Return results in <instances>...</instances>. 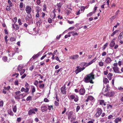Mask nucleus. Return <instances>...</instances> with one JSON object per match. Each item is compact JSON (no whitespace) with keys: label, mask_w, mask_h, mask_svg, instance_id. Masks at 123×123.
I'll return each mask as SVG.
<instances>
[{"label":"nucleus","mask_w":123,"mask_h":123,"mask_svg":"<svg viewBox=\"0 0 123 123\" xmlns=\"http://www.w3.org/2000/svg\"><path fill=\"white\" fill-rule=\"evenodd\" d=\"M86 77L84 78V81L86 83L90 82L92 84H93L94 82L92 79H95L94 75L93 74V73H91L90 74H87Z\"/></svg>","instance_id":"nucleus-1"},{"label":"nucleus","mask_w":123,"mask_h":123,"mask_svg":"<svg viewBox=\"0 0 123 123\" xmlns=\"http://www.w3.org/2000/svg\"><path fill=\"white\" fill-rule=\"evenodd\" d=\"M102 113L101 109L99 108L97 109V112L96 114V117H98Z\"/></svg>","instance_id":"nucleus-2"},{"label":"nucleus","mask_w":123,"mask_h":123,"mask_svg":"<svg viewBox=\"0 0 123 123\" xmlns=\"http://www.w3.org/2000/svg\"><path fill=\"white\" fill-rule=\"evenodd\" d=\"M25 10L26 12L28 14H30L31 10V8L28 6H26Z\"/></svg>","instance_id":"nucleus-3"},{"label":"nucleus","mask_w":123,"mask_h":123,"mask_svg":"<svg viewBox=\"0 0 123 123\" xmlns=\"http://www.w3.org/2000/svg\"><path fill=\"white\" fill-rule=\"evenodd\" d=\"M66 87L65 85L62 87L61 89V91L63 94H65L66 93Z\"/></svg>","instance_id":"nucleus-4"},{"label":"nucleus","mask_w":123,"mask_h":123,"mask_svg":"<svg viewBox=\"0 0 123 123\" xmlns=\"http://www.w3.org/2000/svg\"><path fill=\"white\" fill-rule=\"evenodd\" d=\"M114 94V93L113 92H108L105 94V95L106 96H109L110 97L113 96Z\"/></svg>","instance_id":"nucleus-5"},{"label":"nucleus","mask_w":123,"mask_h":123,"mask_svg":"<svg viewBox=\"0 0 123 123\" xmlns=\"http://www.w3.org/2000/svg\"><path fill=\"white\" fill-rule=\"evenodd\" d=\"M113 69L114 72L115 73H121L120 72L119 70V68L117 67H114Z\"/></svg>","instance_id":"nucleus-6"},{"label":"nucleus","mask_w":123,"mask_h":123,"mask_svg":"<svg viewBox=\"0 0 123 123\" xmlns=\"http://www.w3.org/2000/svg\"><path fill=\"white\" fill-rule=\"evenodd\" d=\"M73 112L72 111H70L68 115V119H70L72 117V115H73Z\"/></svg>","instance_id":"nucleus-7"},{"label":"nucleus","mask_w":123,"mask_h":123,"mask_svg":"<svg viewBox=\"0 0 123 123\" xmlns=\"http://www.w3.org/2000/svg\"><path fill=\"white\" fill-rule=\"evenodd\" d=\"M79 92L80 94L81 95H83L85 93V91L84 88H81L80 89Z\"/></svg>","instance_id":"nucleus-8"},{"label":"nucleus","mask_w":123,"mask_h":123,"mask_svg":"<svg viewBox=\"0 0 123 123\" xmlns=\"http://www.w3.org/2000/svg\"><path fill=\"white\" fill-rule=\"evenodd\" d=\"M12 27L13 28H14L16 30H18L19 28L17 25L14 23L12 25Z\"/></svg>","instance_id":"nucleus-9"},{"label":"nucleus","mask_w":123,"mask_h":123,"mask_svg":"<svg viewBox=\"0 0 123 123\" xmlns=\"http://www.w3.org/2000/svg\"><path fill=\"white\" fill-rule=\"evenodd\" d=\"M111 61V60L109 57H107L105 60V62L107 63H110Z\"/></svg>","instance_id":"nucleus-10"},{"label":"nucleus","mask_w":123,"mask_h":123,"mask_svg":"<svg viewBox=\"0 0 123 123\" xmlns=\"http://www.w3.org/2000/svg\"><path fill=\"white\" fill-rule=\"evenodd\" d=\"M34 109H31L29 110L28 112V114L29 115H31L32 113L35 114L36 113L34 111Z\"/></svg>","instance_id":"nucleus-11"},{"label":"nucleus","mask_w":123,"mask_h":123,"mask_svg":"<svg viewBox=\"0 0 123 123\" xmlns=\"http://www.w3.org/2000/svg\"><path fill=\"white\" fill-rule=\"evenodd\" d=\"M42 111L43 112H44L46 111L47 110V107L45 106H42L41 107Z\"/></svg>","instance_id":"nucleus-12"},{"label":"nucleus","mask_w":123,"mask_h":123,"mask_svg":"<svg viewBox=\"0 0 123 123\" xmlns=\"http://www.w3.org/2000/svg\"><path fill=\"white\" fill-rule=\"evenodd\" d=\"M115 43L114 41L112 40L110 44V46L111 47H113L115 45Z\"/></svg>","instance_id":"nucleus-13"},{"label":"nucleus","mask_w":123,"mask_h":123,"mask_svg":"<svg viewBox=\"0 0 123 123\" xmlns=\"http://www.w3.org/2000/svg\"><path fill=\"white\" fill-rule=\"evenodd\" d=\"M113 74L110 73H109L107 76V77L109 80H111V77L112 76Z\"/></svg>","instance_id":"nucleus-14"},{"label":"nucleus","mask_w":123,"mask_h":123,"mask_svg":"<svg viewBox=\"0 0 123 123\" xmlns=\"http://www.w3.org/2000/svg\"><path fill=\"white\" fill-rule=\"evenodd\" d=\"M8 113L10 115L12 116L13 115V113L11 110L10 109L8 110Z\"/></svg>","instance_id":"nucleus-15"},{"label":"nucleus","mask_w":123,"mask_h":123,"mask_svg":"<svg viewBox=\"0 0 123 123\" xmlns=\"http://www.w3.org/2000/svg\"><path fill=\"white\" fill-rule=\"evenodd\" d=\"M104 82V83L105 84L107 83H108L109 82V81L108 80V79L106 78H105V79L103 80Z\"/></svg>","instance_id":"nucleus-16"},{"label":"nucleus","mask_w":123,"mask_h":123,"mask_svg":"<svg viewBox=\"0 0 123 123\" xmlns=\"http://www.w3.org/2000/svg\"><path fill=\"white\" fill-rule=\"evenodd\" d=\"M119 31L118 30H116L114 31L113 32V33L111 35V36H113L117 32Z\"/></svg>","instance_id":"nucleus-17"},{"label":"nucleus","mask_w":123,"mask_h":123,"mask_svg":"<svg viewBox=\"0 0 123 123\" xmlns=\"http://www.w3.org/2000/svg\"><path fill=\"white\" fill-rule=\"evenodd\" d=\"M39 55V53H38L35 55L33 56L32 57V58H33V59H34L38 57Z\"/></svg>","instance_id":"nucleus-18"},{"label":"nucleus","mask_w":123,"mask_h":123,"mask_svg":"<svg viewBox=\"0 0 123 123\" xmlns=\"http://www.w3.org/2000/svg\"><path fill=\"white\" fill-rule=\"evenodd\" d=\"M13 111L14 112H16L17 111V107L16 106V105L13 108Z\"/></svg>","instance_id":"nucleus-19"},{"label":"nucleus","mask_w":123,"mask_h":123,"mask_svg":"<svg viewBox=\"0 0 123 123\" xmlns=\"http://www.w3.org/2000/svg\"><path fill=\"white\" fill-rule=\"evenodd\" d=\"M62 2H60L59 3H58L57 4V6L58 7L61 8V6L62 5Z\"/></svg>","instance_id":"nucleus-20"},{"label":"nucleus","mask_w":123,"mask_h":123,"mask_svg":"<svg viewBox=\"0 0 123 123\" xmlns=\"http://www.w3.org/2000/svg\"><path fill=\"white\" fill-rule=\"evenodd\" d=\"M8 1L9 5H10V6H13V5L12 3L11 2V1L10 0H8Z\"/></svg>","instance_id":"nucleus-21"},{"label":"nucleus","mask_w":123,"mask_h":123,"mask_svg":"<svg viewBox=\"0 0 123 123\" xmlns=\"http://www.w3.org/2000/svg\"><path fill=\"white\" fill-rule=\"evenodd\" d=\"M79 56L78 55H73V56L72 59H77Z\"/></svg>","instance_id":"nucleus-22"},{"label":"nucleus","mask_w":123,"mask_h":123,"mask_svg":"<svg viewBox=\"0 0 123 123\" xmlns=\"http://www.w3.org/2000/svg\"><path fill=\"white\" fill-rule=\"evenodd\" d=\"M108 44L107 43H106L103 46V50H104L105 49Z\"/></svg>","instance_id":"nucleus-23"},{"label":"nucleus","mask_w":123,"mask_h":123,"mask_svg":"<svg viewBox=\"0 0 123 123\" xmlns=\"http://www.w3.org/2000/svg\"><path fill=\"white\" fill-rule=\"evenodd\" d=\"M54 59L56 60L59 62H61V61L59 59V58L57 56H55L54 57Z\"/></svg>","instance_id":"nucleus-24"},{"label":"nucleus","mask_w":123,"mask_h":123,"mask_svg":"<svg viewBox=\"0 0 123 123\" xmlns=\"http://www.w3.org/2000/svg\"><path fill=\"white\" fill-rule=\"evenodd\" d=\"M48 54L49 55H52V58L53 59H54V54H53V53H52L49 52L48 53Z\"/></svg>","instance_id":"nucleus-25"},{"label":"nucleus","mask_w":123,"mask_h":123,"mask_svg":"<svg viewBox=\"0 0 123 123\" xmlns=\"http://www.w3.org/2000/svg\"><path fill=\"white\" fill-rule=\"evenodd\" d=\"M10 40L11 42H12L15 41L16 39L14 37H12L10 38Z\"/></svg>","instance_id":"nucleus-26"},{"label":"nucleus","mask_w":123,"mask_h":123,"mask_svg":"<svg viewBox=\"0 0 123 123\" xmlns=\"http://www.w3.org/2000/svg\"><path fill=\"white\" fill-rule=\"evenodd\" d=\"M44 86V84H42L39 85V87L40 88H42Z\"/></svg>","instance_id":"nucleus-27"},{"label":"nucleus","mask_w":123,"mask_h":123,"mask_svg":"<svg viewBox=\"0 0 123 123\" xmlns=\"http://www.w3.org/2000/svg\"><path fill=\"white\" fill-rule=\"evenodd\" d=\"M81 72V70H80L79 69H77L75 71L76 74H78L79 72Z\"/></svg>","instance_id":"nucleus-28"},{"label":"nucleus","mask_w":123,"mask_h":123,"mask_svg":"<svg viewBox=\"0 0 123 123\" xmlns=\"http://www.w3.org/2000/svg\"><path fill=\"white\" fill-rule=\"evenodd\" d=\"M14 84L15 85H18V80H16L14 82Z\"/></svg>","instance_id":"nucleus-29"},{"label":"nucleus","mask_w":123,"mask_h":123,"mask_svg":"<svg viewBox=\"0 0 123 123\" xmlns=\"http://www.w3.org/2000/svg\"><path fill=\"white\" fill-rule=\"evenodd\" d=\"M2 59L3 61L5 62L7 60V57L6 56L3 57L2 58Z\"/></svg>","instance_id":"nucleus-30"},{"label":"nucleus","mask_w":123,"mask_h":123,"mask_svg":"<svg viewBox=\"0 0 123 123\" xmlns=\"http://www.w3.org/2000/svg\"><path fill=\"white\" fill-rule=\"evenodd\" d=\"M31 98H32L31 96H29L26 99V100L27 101L30 100L31 99Z\"/></svg>","instance_id":"nucleus-31"},{"label":"nucleus","mask_w":123,"mask_h":123,"mask_svg":"<svg viewBox=\"0 0 123 123\" xmlns=\"http://www.w3.org/2000/svg\"><path fill=\"white\" fill-rule=\"evenodd\" d=\"M25 71V69H23L21 70V71L20 73V75H22V74H23L24 73Z\"/></svg>","instance_id":"nucleus-32"},{"label":"nucleus","mask_w":123,"mask_h":123,"mask_svg":"<svg viewBox=\"0 0 123 123\" xmlns=\"http://www.w3.org/2000/svg\"><path fill=\"white\" fill-rule=\"evenodd\" d=\"M87 64V63L86 62H82L81 63L80 65L81 66H84Z\"/></svg>","instance_id":"nucleus-33"},{"label":"nucleus","mask_w":123,"mask_h":123,"mask_svg":"<svg viewBox=\"0 0 123 123\" xmlns=\"http://www.w3.org/2000/svg\"><path fill=\"white\" fill-rule=\"evenodd\" d=\"M88 98L90 100H92L94 98L93 97L91 96H88Z\"/></svg>","instance_id":"nucleus-34"},{"label":"nucleus","mask_w":123,"mask_h":123,"mask_svg":"<svg viewBox=\"0 0 123 123\" xmlns=\"http://www.w3.org/2000/svg\"><path fill=\"white\" fill-rule=\"evenodd\" d=\"M34 66L33 65L31 66V67H30L29 68L30 70L32 71V70L34 69Z\"/></svg>","instance_id":"nucleus-35"},{"label":"nucleus","mask_w":123,"mask_h":123,"mask_svg":"<svg viewBox=\"0 0 123 123\" xmlns=\"http://www.w3.org/2000/svg\"><path fill=\"white\" fill-rule=\"evenodd\" d=\"M10 88V86H8L7 87H4V88L5 90H8Z\"/></svg>","instance_id":"nucleus-36"},{"label":"nucleus","mask_w":123,"mask_h":123,"mask_svg":"<svg viewBox=\"0 0 123 123\" xmlns=\"http://www.w3.org/2000/svg\"><path fill=\"white\" fill-rule=\"evenodd\" d=\"M7 36H6L5 37V41L6 42V44L7 43Z\"/></svg>","instance_id":"nucleus-37"},{"label":"nucleus","mask_w":123,"mask_h":123,"mask_svg":"<svg viewBox=\"0 0 123 123\" xmlns=\"http://www.w3.org/2000/svg\"><path fill=\"white\" fill-rule=\"evenodd\" d=\"M48 109L49 110H51V108H52V109H53V105L48 106Z\"/></svg>","instance_id":"nucleus-38"},{"label":"nucleus","mask_w":123,"mask_h":123,"mask_svg":"<svg viewBox=\"0 0 123 123\" xmlns=\"http://www.w3.org/2000/svg\"><path fill=\"white\" fill-rule=\"evenodd\" d=\"M19 96H20V97H21V98H24L26 96V95H24V94H21L19 95Z\"/></svg>","instance_id":"nucleus-39"},{"label":"nucleus","mask_w":123,"mask_h":123,"mask_svg":"<svg viewBox=\"0 0 123 123\" xmlns=\"http://www.w3.org/2000/svg\"><path fill=\"white\" fill-rule=\"evenodd\" d=\"M22 68V67L20 65H19L18 66V71H20V70Z\"/></svg>","instance_id":"nucleus-40"},{"label":"nucleus","mask_w":123,"mask_h":123,"mask_svg":"<svg viewBox=\"0 0 123 123\" xmlns=\"http://www.w3.org/2000/svg\"><path fill=\"white\" fill-rule=\"evenodd\" d=\"M66 12L67 15H68L71 12V11L68 9H67Z\"/></svg>","instance_id":"nucleus-41"},{"label":"nucleus","mask_w":123,"mask_h":123,"mask_svg":"<svg viewBox=\"0 0 123 123\" xmlns=\"http://www.w3.org/2000/svg\"><path fill=\"white\" fill-rule=\"evenodd\" d=\"M78 100V97L77 96L74 99V101L76 102H77Z\"/></svg>","instance_id":"nucleus-42"},{"label":"nucleus","mask_w":123,"mask_h":123,"mask_svg":"<svg viewBox=\"0 0 123 123\" xmlns=\"http://www.w3.org/2000/svg\"><path fill=\"white\" fill-rule=\"evenodd\" d=\"M27 16L28 17V18H32V16L31 14H28Z\"/></svg>","instance_id":"nucleus-43"},{"label":"nucleus","mask_w":123,"mask_h":123,"mask_svg":"<svg viewBox=\"0 0 123 123\" xmlns=\"http://www.w3.org/2000/svg\"><path fill=\"white\" fill-rule=\"evenodd\" d=\"M93 14V13L92 12H90L89 13V14H87V17L89 16H91L92 14Z\"/></svg>","instance_id":"nucleus-44"},{"label":"nucleus","mask_w":123,"mask_h":123,"mask_svg":"<svg viewBox=\"0 0 123 123\" xmlns=\"http://www.w3.org/2000/svg\"><path fill=\"white\" fill-rule=\"evenodd\" d=\"M17 18L15 17L13 19V21L14 23H15L17 21Z\"/></svg>","instance_id":"nucleus-45"},{"label":"nucleus","mask_w":123,"mask_h":123,"mask_svg":"<svg viewBox=\"0 0 123 123\" xmlns=\"http://www.w3.org/2000/svg\"><path fill=\"white\" fill-rule=\"evenodd\" d=\"M104 102V100H101L100 101L99 103L100 105H102Z\"/></svg>","instance_id":"nucleus-46"},{"label":"nucleus","mask_w":123,"mask_h":123,"mask_svg":"<svg viewBox=\"0 0 123 123\" xmlns=\"http://www.w3.org/2000/svg\"><path fill=\"white\" fill-rule=\"evenodd\" d=\"M18 22L19 23V25H21L22 24L21 20L20 19H18Z\"/></svg>","instance_id":"nucleus-47"},{"label":"nucleus","mask_w":123,"mask_h":123,"mask_svg":"<svg viewBox=\"0 0 123 123\" xmlns=\"http://www.w3.org/2000/svg\"><path fill=\"white\" fill-rule=\"evenodd\" d=\"M99 65L100 66H102L103 65V63L102 62H100L99 63Z\"/></svg>","instance_id":"nucleus-48"},{"label":"nucleus","mask_w":123,"mask_h":123,"mask_svg":"<svg viewBox=\"0 0 123 123\" xmlns=\"http://www.w3.org/2000/svg\"><path fill=\"white\" fill-rule=\"evenodd\" d=\"M59 103L56 101H55V103H54V104L56 106H58L59 105Z\"/></svg>","instance_id":"nucleus-49"},{"label":"nucleus","mask_w":123,"mask_h":123,"mask_svg":"<svg viewBox=\"0 0 123 123\" xmlns=\"http://www.w3.org/2000/svg\"><path fill=\"white\" fill-rule=\"evenodd\" d=\"M70 97L72 99H73L75 98V96L74 95H72L70 96Z\"/></svg>","instance_id":"nucleus-50"},{"label":"nucleus","mask_w":123,"mask_h":123,"mask_svg":"<svg viewBox=\"0 0 123 123\" xmlns=\"http://www.w3.org/2000/svg\"><path fill=\"white\" fill-rule=\"evenodd\" d=\"M35 91V88L34 87H33L32 90V93L34 92Z\"/></svg>","instance_id":"nucleus-51"},{"label":"nucleus","mask_w":123,"mask_h":123,"mask_svg":"<svg viewBox=\"0 0 123 123\" xmlns=\"http://www.w3.org/2000/svg\"><path fill=\"white\" fill-rule=\"evenodd\" d=\"M3 104V102L2 101H0V106H2Z\"/></svg>","instance_id":"nucleus-52"},{"label":"nucleus","mask_w":123,"mask_h":123,"mask_svg":"<svg viewBox=\"0 0 123 123\" xmlns=\"http://www.w3.org/2000/svg\"><path fill=\"white\" fill-rule=\"evenodd\" d=\"M85 7L84 6H82L80 8L81 10V11H83L85 10Z\"/></svg>","instance_id":"nucleus-53"},{"label":"nucleus","mask_w":123,"mask_h":123,"mask_svg":"<svg viewBox=\"0 0 123 123\" xmlns=\"http://www.w3.org/2000/svg\"><path fill=\"white\" fill-rule=\"evenodd\" d=\"M21 93V92L20 91H18L16 92H15V93L16 95H18V94L20 93Z\"/></svg>","instance_id":"nucleus-54"},{"label":"nucleus","mask_w":123,"mask_h":123,"mask_svg":"<svg viewBox=\"0 0 123 123\" xmlns=\"http://www.w3.org/2000/svg\"><path fill=\"white\" fill-rule=\"evenodd\" d=\"M25 92H28L29 89L28 88L26 87V88L25 89Z\"/></svg>","instance_id":"nucleus-55"},{"label":"nucleus","mask_w":123,"mask_h":123,"mask_svg":"<svg viewBox=\"0 0 123 123\" xmlns=\"http://www.w3.org/2000/svg\"><path fill=\"white\" fill-rule=\"evenodd\" d=\"M96 57H95V58L92 60L91 61V62H92V63L93 62H94L95 61H96Z\"/></svg>","instance_id":"nucleus-56"},{"label":"nucleus","mask_w":123,"mask_h":123,"mask_svg":"<svg viewBox=\"0 0 123 123\" xmlns=\"http://www.w3.org/2000/svg\"><path fill=\"white\" fill-rule=\"evenodd\" d=\"M26 75L25 74H24L23 75H22L21 77L22 79H24L26 76Z\"/></svg>","instance_id":"nucleus-57"},{"label":"nucleus","mask_w":123,"mask_h":123,"mask_svg":"<svg viewBox=\"0 0 123 123\" xmlns=\"http://www.w3.org/2000/svg\"><path fill=\"white\" fill-rule=\"evenodd\" d=\"M20 96H19V95L18 96H16L15 97V98L16 99H20Z\"/></svg>","instance_id":"nucleus-58"},{"label":"nucleus","mask_w":123,"mask_h":123,"mask_svg":"<svg viewBox=\"0 0 123 123\" xmlns=\"http://www.w3.org/2000/svg\"><path fill=\"white\" fill-rule=\"evenodd\" d=\"M23 3L20 2L19 5V7L21 8H22L23 7Z\"/></svg>","instance_id":"nucleus-59"},{"label":"nucleus","mask_w":123,"mask_h":123,"mask_svg":"<svg viewBox=\"0 0 123 123\" xmlns=\"http://www.w3.org/2000/svg\"><path fill=\"white\" fill-rule=\"evenodd\" d=\"M71 36V35H66L64 37L65 38H67L68 37H69Z\"/></svg>","instance_id":"nucleus-60"},{"label":"nucleus","mask_w":123,"mask_h":123,"mask_svg":"<svg viewBox=\"0 0 123 123\" xmlns=\"http://www.w3.org/2000/svg\"><path fill=\"white\" fill-rule=\"evenodd\" d=\"M61 69H60L58 70H56L55 71V73H56V74L58 73L59 71L61 70Z\"/></svg>","instance_id":"nucleus-61"},{"label":"nucleus","mask_w":123,"mask_h":123,"mask_svg":"<svg viewBox=\"0 0 123 123\" xmlns=\"http://www.w3.org/2000/svg\"><path fill=\"white\" fill-rule=\"evenodd\" d=\"M48 22L49 23H51L52 22V20L50 18H49L48 19Z\"/></svg>","instance_id":"nucleus-62"},{"label":"nucleus","mask_w":123,"mask_h":123,"mask_svg":"<svg viewBox=\"0 0 123 123\" xmlns=\"http://www.w3.org/2000/svg\"><path fill=\"white\" fill-rule=\"evenodd\" d=\"M44 101L45 102H49V100L47 98H45L44 99Z\"/></svg>","instance_id":"nucleus-63"},{"label":"nucleus","mask_w":123,"mask_h":123,"mask_svg":"<svg viewBox=\"0 0 123 123\" xmlns=\"http://www.w3.org/2000/svg\"><path fill=\"white\" fill-rule=\"evenodd\" d=\"M80 108V107L79 106H77V108H76V111L77 112H78Z\"/></svg>","instance_id":"nucleus-64"}]
</instances>
